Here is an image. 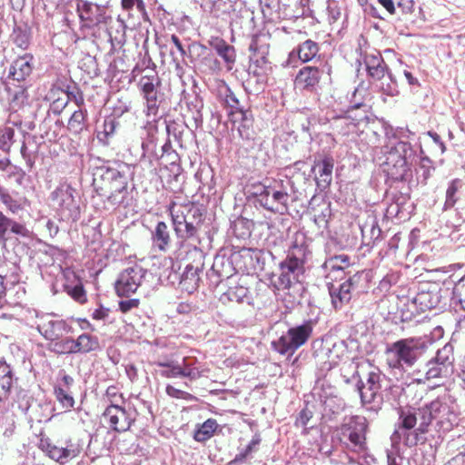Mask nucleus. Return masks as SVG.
Listing matches in <instances>:
<instances>
[{"instance_id": "obj_1", "label": "nucleus", "mask_w": 465, "mask_h": 465, "mask_svg": "<svg viewBox=\"0 0 465 465\" xmlns=\"http://www.w3.org/2000/svg\"><path fill=\"white\" fill-rule=\"evenodd\" d=\"M428 343L422 337H409L387 345L386 362L391 369L406 371L425 354Z\"/></svg>"}, {"instance_id": "obj_2", "label": "nucleus", "mask_w": 465, "mask_h": 465, "mask_svg": "<svg viewBox=\"0 0 465 465\" xmlns=\"http://www.w3.org/2000/svg\"><path fill=\"white\" fill-rule=\"evenodd\" d=\"M395 137L400 141L391 145L387 153L386 171L393 179L402 180L409 172L410 161L414 157V149L411 141L415 136L409 129L400 128L395 132Z\"/></svg>"}, {"instance_id": "obj_3", "label": "nucleus", "mask_w": 465, "mask_h": 465, "mask_svg": "<svg viewBox=\"0 0 465 465\" xmlns=\"http://www.w3.org/2000/svg\"><path fill=\"white\" fill-rule=\"evenodd\" d=\"M305 251L302 245L293 244L286 258L280 262V274L274 286L278 290H288L300 282L304 272Z\"/></svg>"}, {"instance_id": "obj_4", "label": "nucleus", "mask_w": 465, "mask_h": 465, "mask_svg": "<svg viewBox=\"0 0 465 465\" xmlns=\"http://www.w3.org/2000/svg\"><path fill=\"white\" fill-rule=\"evenodd\" d=\"M94 184L101 190V195L107 197L113 205L122 203L127 182L119 171L114 168L99 167L94 173Z\"/></svg>"}, {"instance_id": "obj_5", "label": "nucleus", "mask_w": 465, "mask_h": 465, "mask_svg": "<svg viewBox=\"0 0 465 465\" xmlns=\"http://www.w3.org/2000/svg\"><path fill=\"white\" fill-rule=\"evenodd\" d=\"M429 426L434 420L439 431L447 432L459 422L457 406L447 398H437L426 403Z\"/></svg>"}, {"instance_id": "obj_6", "label": "nucleus", "mask_w": 465, "mask_h": 465, "mask_svg": "<svg viewBox=\"0 0 465 465\" xmlns=\"http://www.w3.org/2000/svg\"><path fill=\"white\" fill-rule=\"evenodd\" d=\"M367 428V420L362 416H352L344 420L341 426V435L349 450L359 454L366 453Z\"/></svg>"}, {"instance_id": "obj_7", "label": "nucleus", "mask_w": 465, "mask_h": 465, "mask_svg": "<svg viewBox=\"0 0 465 465\" xmlns=\"http://www.w3.org/2000/svg\"><path fill=\"white\" fill-rule=\"evenodd\" d=\"M454 371L453 346L450 343L439 349L436 355L425 365L424 378H419V382L435 379H443L450 376Z\"/></svg>"}, {"instance_id": "obj_8", "label": "nucleus", "mask_w": 465, "mask_h": 465, "mask_svg": "<svg viewBox=\"0 0 465 465\" xmlns=\"http://www.w3.org/2000/svg\"><path fill=\"white\" fill-rule=\"evenodd\" d=\"M313 324L307 321L301 325L290 328L278 340L272 342L274 351L282 355H292L300 347L304 345L312 336Z\"/></svg>"}, {"instance_id": "obj_9", "label": "nucleus", "mask_w": 465, "mask_h": 465, "mask_svg": "<svg viewBox=\"0 0 465 465\" xmlns=\"http://www.w3.org/2000/svg\"><path fill=\"white\" fill-rule=\"evenodd\" d=\"M249 50L252 52L249 74L255 79L258 88H262L266 84L272 69L267 58L269 46L265 44L260 45L257 39H253L250 44Z\"/></svg>"}, {"instance_id": "obj_10", "label": "nucleus", "mask_w": 465, "mask_h": 465, "mask_svg": "<svg viewBox=\"0 0 465 465\" xmlns=\"http://www.w3.org/2000/svg\"><path fill=\"white\" fill-rule=\"evenodd\" d=\"M75 190L66 183H61L51 195L52 201L63 221H76L80 206L75 200Z\"/></svg>"}, {"instance_id": "obj_11", "label": "nucleus", "mask_w": 465, "mask_h": 465, "mask_svg": "<svg viewBox=\"0 0 465 465\" xmlns=\"http://www.w3.org/2000/svg\"><path fill=\"white\" fill-rule=\"evenodd\" d=\"M385 380V375L379 369H374L368 373L366 381L358 386L362 404L370 405L369 409L375 412L381 409L383 401L381 391Z\"/></svg>"}, {"instance_id": "obj_12", "label": "nucleus", "mask_w": 465, "mask_h": 465, "mask_svg": "<svg viewBox=\"0 0 465 465\" xmlns=\"http://www.w3.org/2000/svg\"><path fill=\"white\" fill-rule=\"evenodd\" d=\"M426 404L420 408H406L400 412V428L404 430L414 429L415 437L413 443L419 440L418 435L424 434L429 430V419L427 416Z\"/></svg>"}, {"instance_id": "obj_13", "label": "nucleus", "mask_w": 465, "mask_h": 465, "mask_svg": "<svg viewBox=\"0 0 465 465\" xmlns=\"http://www.w3.org/2000/svg\"><path fill=\"white\" fill-rule=\"evenodd\" d=\"M160 79L156 74L143 75L139 81L143 97L146 104V115L155 116L161 103V95L158 91Z\"/></svg>"}, {"instance_id": "obj_14", "label": "nucleus", "mask_w": 465, "mask_h": 465, "mask_svg": "<svg viewBox=\"0 0 465 465\" xmlns=\"http://www.w3.org/2000/svg\"><path fill=\"white\" fill-rule=\"evenodd\" d=\"M36 328L48 341H58L71 331V327L64 320L55 319L51 314L37 316Z\"/></svg>"}, {"instance_id": "obj_15", "label": "nucleus", "mask_w": 465, "mask_h": 465, "mask_svg": "<svg viewBox=\"0 0 465 465\" xmlns=\"http://www.w3.org/2000/svg\"><path fill=\"white\" fill-rule=\"evenodd\" d=\"M143 276L144 271L139 266L123 271L115 282L117 295L128 297L134 293L141 285Z\"/></svg>"}, {"instance_id": "obj_16", "label": "nucleus", "mask_w": 465, "mask_h": 465, "mask_svg": "<svg viewBox=\"0 0 465 465\" xmlns=\"http://www.w3.org/2000/svg\"><path fill=\"white\" fill-rule=\"evenodd\" d=\"M361 278V274L355 273L339 286H335L334 284L329 286L331 304L335 309L342 308L351 301L352 292L357 289Z\"/></svg>"}, {"instance_id": "obj_17", "label": "nucleus", "mask_w": 465, "mask_h": 465, "mask_svg": "<svg viewBox=\"0 0 465 465\" xmlns=\"http://www.w3.org/2000/svg\"><path fill=\"white\" fill-rule=\"evenodd\" d=\"M42 449L50 459L61 465L78 457L81 453V447L71 440L66 442L65 447H58L47 441L42 442Z\"/></svg>"}, {"instance_id": "obj_18", "label": "nucleus", "mask_w": 465, "mask_h": 465, "mask_svg": "<svg viewBox=\"0 0 465 465\" xmlns=\"http://www.w3.org/2000/svg\"><path fill=\"white\" fill-rule=\"evenodd\" d=\"M169 211L173 229L178 238L185 240L193 238L197 234L198 229L202 224L199 220L186 221V217L183 213H179V211H176L175 204L170 206Z\"/></svg>"}, {"instance_id": "obj_19", "label": "nucleus", "mask_w": 465, "mask_h": 465, "mask_svg": "<svg viewBox=\"0 0 465 465\" xmlns=\"http://www.w3.org/2000/svg\"><path fill=\"white\" fill-rule=\"evenodd\" d=\"M104 418L108 421L110 428L117 432L127 431L134 421L125 409L114 404L105 409Z\"/></svg>"}, {"instance_id": "obj_20", "label": "nucleus", "mask_w": 465, "mask_h": 465, "mask_svg": "<svg viewBox=\"0 0 465 465\" xmlns=\"http://www.w3.org/2000/svg\"><path fill=\"white\" fill-rule=\"evenodd\" d=\"M264 193L260 200L261 206L274 213H283L287 211L289 200L287 192L269 186Z\"/></svg>"}, {"instance_id": "obj_21", "label": "nucleus", "mask_w": 465, "mask_h": 465, "mask_svg": "<svg viewBox=\"0 0 465 465\" xmlns=\"http://www.w3.org/2000/svg\"><path fill=\"white\" fill-rule=\"evenodd\" d=\"M351 265V258L347 254H339L329 257L322 265L325 277L331 280L341 278L345 269Z\"/></svg>"}, {"instance_id": "obj_22", "label": "nucleus", "mask_w": 465, "mask_h": 465, "mask_svg": "<svg viewBox=\"0 0 465 465\" xmlns=\"http://www.w3.org/2000/svg\"><path fill=\"white\" fill-rule=\"evenodd\" d=\"M323 73V68L304 66L298 72L295 84L299 88L313 91L318 86Z\"/></svg>"}, {"instance_id": "obj_23", "label": "nucleus", "mask_w": 465, "mask_h": 465, "mask_svg": "<svg viewBox=\"0 0 465 465\" xmlns=\"http://www.w3.org/2000/svg\"><path fill=\"white\" fill-rule=\"evenodd\" d=\"M34 67V57L30 54L18 56L9 68L8 77L14 81H25L32 73Z\"/></svg>"}, {"instance_id": "obj_24", "label": "nucleus", "mask_w": 465, "mask_h": 465, "mask_svg": "<svg viewBox=\"0 0 465 465\" xmlns=\"http://www.w3.org/2000/svg\"><path fill=\"white\" fill-rule=\"evenodd\" d=\"M78 11L81 20L85 21L87 26H96L105 22L104 8L101 5L85 2Z\"/></svg>"}, {"instance_id": "obj_25", "label": "nucleus", "mask_w": 465, "mask_h": 465, "mask_svg": "<svg viewBox=\"0 0 465 465\" xmlns=\"http://www.w3.org/2000/svg\"><path fill=\"white\" fill-rule=\"evenodd\" d=\"M364 64L368 74L373 80L384 77L385 74L389 72L382 56L377 51L366 53L364 55Z\"/></svg>"}, {"instance_id": "obj_26", "label": "nucleus", "mask_w": 465, "mask_h": 465, "mask_svg": "<svg viewBox=\"0 0 465 465\" xmlns=\"http://www.w3.org/2000/svg\"><path fill=\"white\" fill-rule=\"evenodd\" d=\"M153 246L161 252H166L171 243V235L168 226L164 222H158L152 231Z\"/></svg>"}, {"instance_id": "obj_27", "label": "nucleus", "mask_w": 465, "mask_h": 465, "mask_svg": "<svg viewBox=\"0 0 465 465\" xmlns=\"http://www.w3.org/2000/svg\"><path fill=\"white\" fill-rule=\"evenodd\" d=\"M232 122L238 123L237 130L242 139L252 138V117L249 110H242L232 114Z\"/></svg>"}, {"instance_id": "obj_28", "label": "nucleus", "mask_w": 465, "mask_h": 465, "mask_svg": "<svg viewBox=\"0 0 465 465\" xmlns=\"http://www.w3.org/2000/svg\"><path fill=\"white\" fill-rule=\"evenodd\" d=\"M200 269L198 266H193V264H188L185 267L184 272L182 274L180 286L181 288L187 292L188 293L193 292L199 286L200 276H199Z\"/></svg>"}, {"instance_id": "obj_29", "label": "nucleus", "mask_w": 465, "mask_h": 465, "mask_svg": "<svg viewBox=\"0 0 465 465\" xmlns=\"http://www.w3.org/2000/svg\"><path fill=\"white\" fill-rule=\"evenodd\" d=\"M76 104L79 106V109L72 114L67 124L68 130L73 134H80L86 128L87 112L81 107L84 104V98L82 96L76 99Z\"/></svg>"}, {"instance_id": "obj_30", "label": "nucleus", "mask_w": 465, "mask_h": 465, "mask_svg": "<svg viewBox=\"0 0 465 465\" xmlns=\"http://www.w3.org/2000/svg\"><path fill=\"white\" fill-rule=\"evenodd\" d=\"M12 385V369L5 361H0V401L7 399Z\"/></svg>"}, {"instance_id": "obj_31", "label": "nucleus", "mask_w": 465, "mask_h": 465, "mask_svg": "<svg viewBox=\"0 0 465 465\" xmlns=\"http://www.w3.org/2000/svg\"><path fill=\"white\" fill-rule=\"evenodd\" d=\"M232 272L231 262L223 256H216L213 260L209 277L212 279L213 276H216L221 281L229 278L232 275Z\"/></svg>"}, {"instance_id": "obj_32", "label": "nucleus", "mask_w": 465, "mask_h": 465, "mask_svg": "<svg viewBox=\"0 0 465 465\" xmlns=\"http://www.w3.org/2000/svg\"><path fill=\"white\" fill-rule=\"evenodd\" d=\"M77 353H89L100 350V342L96 336L83 333L75 340Z\"/></svg>"}, {"instance_id": "obj_33", "label": "nucleus", "mask_w": 465, "mask_h": 465, "mask_svg": "<svg viewBox=\"0 0 465 465\" xmlns=\"http://www.w3.org/2000/svg\"><path fill=\"white\" fill-rule=\"evenodd\" d=\"M333 159L325 157L320 163L319 177L316 178L317 185L321 188H327L332 180Z\"/></svg>"}, {"instance_id": "obj_34", "label": "nucleus", "mask_w": 465, "mask_h": 465, "mask_svg": "<svg viewBox=\"0 0 465 465\" xmlns=\"http://www.w3.org/2000/svg\"><path fill=\"white\" fill-rule=\"evenodd\" d=\"M211 45L228 64H232L235 62V50L232 45H228L224 40L215 38L211 42Z\"/></svg>"}, {"instance_id": "obj_35", "label": "nucleus", "mask_w": 465, "mask_h": 465, "mask_svg": "<svg viewBox=\"0 0 465 465\" xmlns=\"http://www.w3.org/2000/svg\"><path fill=\"white\" fill-rule=\"evenodd\" d=\"M209 56L210 51L208 48L198 42H193L187 47L186 58H188L193 64L202 62Z\"/></svg>"}, {"instance_id": "obj_36", "label": "nucleus", "mask_w": 465, "mask_h": 465, "mask_svg": "<svg viewBox=\"0 0 465 465\" xmlns=\"http://www.w3.org/2000/svg\"><path fill=\"white\" fill-rule=\"evenodd\" d=\"M218 427L217 421L214 419L206 420L200 425L194 431L193 438L196 441L203 442L209 440L214 433Z\"/></svg>"}, {"instance_id": "obj_37", "label": "nucleus", "mask_w": 465, "mask_h": 465, "mask_svg": "<svg viewBox=\"0 0 465 465\" xmlns=\"http://www.w3.org/2000/svg\"><path fill=\"white\" fill-rule=\"evenodd\" d=\"M220 94L223 97V101L226 106L232 109L231 115L232 116L233 113H238L242 110H246L243 105H242L240 100L237 98L235 94L231 90V88L225 85L223 88L220 90Z\"/></svg>"}, {"instance_id": "obj_38", "label": "nucleus", "mask_w": 465, "mask_h": 465, "mask_svg": "<svg viewBox=\"0 0 465 465\" xmlns=\"http://www.w3.org/2000/svg\"><path fill=\"white\" fill-rule=\"evenodd\" d=\"M319 52V45L312 40H306L298 47V56L302 62L312 60Z\"/></svg>"}, {"instance_id": "obj_39", "label": "nucleus", "mask_w": 465, "mask_h": 465, "mask_svg": "<svg viewBox=\"0 0 465 465\" xmlns=\"http://www.w3.org/2000/svg\"><path fill=\"white\" fill-rule=\"evenodd\" d=\"M0 200L12 213H17L24 209L25 200L14 198L6 189L0 186Z\"/></svg>"}, {"instance_id": "obj_40", "label": "nucleus", "mask_w": 465, "mask_h": 465, "mask_svg": "<svg viewBox=\"0 0 465 465\" xmlns=\"http://www.w3.org/2000/svg\"><path fill=\"white\" fill-rule=\"evenodd\" d=\"M375 81H379V88L381 91L390 96H395L399 94L397 81L394 76L387 72L382 78L375 79Z\"/></svg>"}, {"instance_id": "obj_41", "label": "nucleus", "mask_w": 465, "mask_h": 465, "mask_svg": "<svg viewBox=\"0 0 465 465\" xmlns=\"http://www.w3.org/2000/svg\"><path fill=\"white\" fill-rule=\"evenodd\" d=\"M30 39L29 30L25 26H16L14 28L12 41L17 47L22 50L27 49L30 45Z\"/></svg>"}, {"instance_id": "obj_42", "label": "nucleus", "mask_w": 465, "mask_h": 465, "mask_svg": "<svg viewBox=\"0 0 465 465\" xmlns=\"http://www.w3.org/2000/svg\"><path fill=\"white\" fill-rule=\"evenodd\" d=\"M462 186V182L460 179L452 180L447 188L446 191V200L444 203V209L452 208L458 201L457 193L460 188Z\"/></svg>"}, {"instance_id": "obj_43", "label": "nucleus", "mask_w": 465, "mask_h": 465, "mask_svg": "<svg viewBox=\"0 0 465 465\" xmlns=\"http://www.w3.org/2000/svg\"><path fill=\"white\" fill-rule=\"evenodd\" d=\"M180 368L182 369V377L188 378L191 381H195L201 378L203 374V370L197 367L194 363L188 361L186 358L183 359Z\"/></svg>"}, {"instance_id": "obj_44", "label": "nucleus", "mask_w": 465, "mask_h": 465, "mask_svg": "<svg viewBox=\"0 0 465 465\" xmlns=\"http://www.w3.org/2000/svg\"><path fill=\"white\" fill-rule=\"evenodd\" d=\"M248 289L242 286H235L228 289L226 292H224L221 300L223 302L229 301L234 302H242L244 298L247 297Z\"/></svg>"}, {"instance_id": "obj_45", "label": "nucleus", "mask_w": 465, "mask_h": 465, "mask_svg": "<svg viewBox=\"0 0 465 465\" xmlns=\"http://www.w3.org/2000/svg\"><path fill=\"white\" fill-rule=\"evenodd\" d=\"M53 351L59 354H74L76 352L75 340L65 338L55 341Z\"/></svg>"}, {"instance_id": "obj_46", "label": "nucleus", "mask_w": 465, "mask_h": 465, "mask_svg": "<svg viewBox=\"0 0 465 465\" xmlns=\"http://www.w3.org/2000/svg\"><path fill=\"white\" fill-rule=\"evenodd\" d=\"M158 366L163 368L160 371V375L164 378H178L182 377V369L179 363L173 361L170 362H158Z\"/></svg>"}, {"instance_id": "obj_47", "label": "nucleus", "mask_w": 465, "mask_h": 465, "mask_svg": "<svg viewBox=\"0 0 465 465\" xmlns=\"http://www.w3.org/2000/svg\"><path fill=\"white\" fill-rule=\"evenodd\" d=\"M261 439L259 436H254L249 444L242 450L233 459L234 463H242L253 451L256 450L257 446L260 444Z\"/></svg>"}, {"instance_id": "obj_48", "label": "nucleus", "mask_w": 465, "mask_h": 465, "mask_svg": "<svg viewBox=\"0 0 465 465\" xmlns=\"http://www.w3.org/2000/svg\"><path fill=\"white\" fill-rule=\"evenodd\" d=\"M54 395L62 407L67 411L71 410L74 405V397L67 391L61 387L54 388Z\"/></svg>"}, {"instance_id": "obj_49", "label": "nucleus", "mask_w": 465, "mask_h": 465, "mask_svg": "<svg viewBox=\"0 0 465 465\" xmlns=\"http://www.w3.org/2000/svg\"><path fill=\"white\" fill-rule=\"evenodd\" d=\"M12 103L15 105H21L27 99L26 88L24 85H19L15 89L6 85L5 87Z\"/></svg>"}, {"instance_id": "obj_50", "label": "nucleus", "mask_w": 465, "mask_h": 465, "mask_svg": "<svg viewBox=\"0 0 465 465\" xmlns=\"http://www.w3.org/2000/svg\"><path fill=\"white\" fill-rule=\"evenodd\" d=\"M15 130L12 127L5 126L0 128V149L8 152L13 143Z\"/></svg>"}, {"instance_id": "obj_51", "label": "nucleus", "mask_w": 465, "mask_h": 465, "mask_svg": "<svg viewBox=\"0 0 465 465\" xmlns=\"http://www.w3.org/2000/svg\"><path fill=\"white\" fill-rule=\"evenodd\" d=\"M452 293L453 299L456 300L461 309L465 311V276L455 283Z\"/></svg>"}, {"instance_id": "obj_52", "label": "nucleus", "mask_w": 465, "mask_h": 465, "mask_svg": "<svg viewBox=\"0 0 465 465\" xmlns=\"http://www.w3.org/2000/svg\"><path fill=\"white\" fill-rule=\"evenodd\" d=\"M415 302H419L422 306V309H432L435 308L439 302L438 296H431L430 293L422 292L419 293L415 298Z\"/></svg>"}, {"instance_id": "obj_53", "label": "nucleus", "mask_w": 465, "mask_h": 465, "mask_svg": "<svg viewBox=\"0 0 465 465\" xmlns=\"http://www.w3.org/2000/svg\"><path fill=\"white\" fill-rule=\"evenodd\" d=\"M69 102V96L67 94H63L62 97H58L54 99L48 110V114H53L54 115L60 114L63 110L66 107L67 104Z\"/></svg>"}, {"instance_id": "obj_54", "label": "nucleus", "mask_w": 465, "mask_h": 465, "mask_svg": "<svg viewBox=\"0 0 465 465\" xmlns=\"http://www.w3.org/2000/svg\"><path fill=\"white\" fill-rule=\"evenodd\" d=\"M183 210L178 209L179 213H183L184 217H186V221H193L199 220L200 223L203 222V213L198 207L191 206V207H183Z\"/></svg>"}, {"instance_id": "obj_55", "label": "nucleus", "mask_w": 465, "mask_h": 465, "mask_svg": "<svg viewBox=\"0 0 465 465\" xmlns=\"http://www.w3.org/2000/svg\"><path fill=\"white\" fill-rule=\"evenodd\" d=\"M68 294L76 302L84 303L86 301V294L81 283L75 284L74 287H67Z\"/></svg>"}, {"instance_id": "obj_56", "label": "nucleus", "mask_w": 465, "mask_h": 465, "mask_svg": "<svg viewBox=\"0 0 465 465\" xmlns=\"http://www.w3.org/2000/svg\"><path fill=\"white\" fill-rule=\"evenodd\" d=\"M165 391L167 395L172 398L183 399L186 401H192L194 399V397L191 393L179 390L172 385H167Z\"/></svg>"}, {"instance_id": "obj_57", "label": "nucleus", "mask_w": 465, "mask_h": 465, "mask_svg": "<svg viewBox=\"0 0 465 465\" xmlns=\"http://www.w3.org/2000/svg\"><path fill=\"white\" fill-rule=\"evenodd\" d=\"M121 5L123 9L126 11H131L135 6L140 13H146L143 0H122Z\"/></svg>"}, {"instance_id": "obj_58", "label": "nucleus", "mask_w": 465, "mask_h": 465, "mask_svg": "<svg viewBox=\"0 0 465 465\" xmlns=\"http://www.w3.org/2000/svg\"><path fill=\"white\" fill-rule=\"evenodd\" d=\"M312 418V412L308 409H303L300 411L295 420V426L306 427L309 420Z\"/></svg>"}, {"instance_id": "obj_59", "label": "nucleus", "mask_w": 465, "mask_h": 465, "mask_svg": "<svg viewBox=\"0 0 465 465\" xmlns=\"http://www.w3.org/2000/svg\"><path fill=\"white\" fill-rule=\"evenodd\" d=\"M330 353H331V350L326 349V350H322L321 352L317 354L318 357L321 356V359L319 361H321L322 370L329 371V370L332 369L337 364V361L334 359H331L328 361H322L325 356L330 357L329 356Z\"/></svg>"}, {"instance_id": "obj_60", "label": "nucleus", "mask_w": 465, "mask_h": 465, "mask_svg": "<svg viewBox=\"0 0 465 465\" xmlns=\"http://www.w3.org/2000/svg\"><path fill=\"white\" fill-rule=\"evenodd\" d=\"M366 93V90L361 88H356L352 94L351 98V107L354 109L360 108L363 104V94Z\"/></svg>"}, {"instance_id": "obj_61", "label": "nucleus", "mask_w": 465, "mask_h": 465, "mask_svg": "<svg viewBox=\"0 0 465 465\" xmlns=\"http://www.w3.org/2000/svg\"><path fill=\"white\" fill-rule=\"evenodd\" d=\"M9 223L10 218L6 217L2 212H0V242H2L6 241L5 233L8 231Z\"/></svg>"}, {"instance_id": "obj_62", "label": "nucleus", "mask_w": 465, "mask_h": 465, "mask_svg": "<svg viewBox=\"0 0 465 465\" xmlns=\"http://www.w3.org/2000/svg\"><path fill=\"white\" fill-rule=\"evenodd\" d=\"M139 300L138 299H129L125 301H121L119 302V309L122 312L126 313L130 312L131 310L137 308L139 305Z\"/></svg>"}, {"instance_id": "obj_63", "label": "nucleus", "mask_w": 465, "mask_h": 465, "mask_svg": "<svg viewBox=\"0 0 465 465\" xmlns=\"http://www.w3.org/2000/svg\"><path fill=\"white\" fill-rule=\"evenodd\" d=\"M8 230H10L13 233L21 236H25L28 232L27 229L23 224L18 223L12 219H10Z\"/></svg>"}, {"instance_id": "obj_64", "label": "nucleus", "mask_w": 465, "mask_h": 465, "mask_svg": "<svg viewBox=\"0 0 465 465\" xmlns=\"http://www.w3.org/2000/svg\"><path fill=\"white\" fill-rule=\"evenodd\" d=\"M170 42L175 46L182 58L184 60L187 55V49L184 48L180 38L176 35H172L170 37Z\"/></svg>"}]
</instances>
